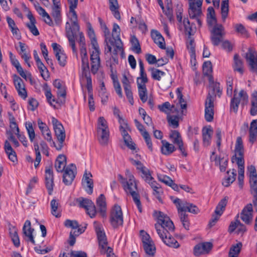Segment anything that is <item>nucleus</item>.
<instances>
[{
    "label": "nucleus",
    "instance_id": "obj_1",
    "mask_svg": "<svg viewBox=\"0 0 257 257\" xmlns=\"http://www.w3.org/2000/svg\"><path fill=\"white\" fill-rule=\"evenodd\" d=\"M155 215L157 217L158 223L155 227L160 237L168 246L177 248L179 247L177 241L170 234L173 232L175 226L170 218L161 211H155Z\"/></svg>",
    "mask_w": 257,
    "mask_h": 257
},
{
    "label": "nucleus",
    "instance_id": "obj_2",
    "mask_svg": "<svg viewBox=\"0 0 257 257\" xmlns=\"http://www.w3.org/2000/svg\"><path fill=\"white\" fill-rule=\"evenodd\" d=\"M120 29L119 26L114 23L112 31V37L108 36L106 43L107 50L105 49L104 53H112V58L115 62H117V55L119 52L123 53V43L120 38Z\"/></svg>",
    "mask_w": 257,
    "mask_h": 257
},
{
    "label": "nucleus",
    "instance_id": "obj_3",
    "mask_svg": "<svg viewBox=\"0 0 257 257\" xmlns=\"http://www.w3.org/2000/svg\"><path fill=\"white\" fill-rule=\"evenodd\" d=\"M172 201L177 208L179 218L183 227L186 230H189L190 222L188 215L185 212L188 211L196 214L199 212V208L195 205L188 202L186 201H182L178 198L172 200Z\"/></svg>",
    "mask_w": 257,
    "mask_h": 257
},
{
    "label": "nucleus",
    "instance_id": "obj_4",
    "mask_svg": "<svg viewBox=\"0 0 257 257\" xmlns=\"http://www.w3.org/2000/svg\"><path fill=\"white\" fill-rule=\"evenodd\" d=\"M75 8H69V13L71 14L70 18L72 22L70 25L69 22H66L65 25L66 35L69 40L70 46L71 47L73 53H76L75 38L76 37L77 33L79 31V26L78 24V17Z\"/></svg>",
    "mask_w": 257,
    "mask_h": 257
},
{
    "label": "nucleus",
    "instance_id": "obj_5",
    "mask_svg": "<svg viewBox=\"0 0 257 257\" xmlns=\"http://www.w3.org/2000/svg\"><path fill=\"white\" fill-rule=\"evenodd\" d=\"M125 175L128 180L122 186L123 189L127 194H130L133 197L134 202L136 204L139 211L142 212V205L140 201V197L138 193V188L136 180L134 176L128 170L125 171Z\"/></svg>",
    "mask_w": 257,
    "mask_h": 257
},
{
    "label": "nucleus",
    "instance_id": "obj_6",
    "mask_svg": "<svg viewBox=\"0 0 257 257\" xmlns=\"http://www.w3.org/2000/svg\"><path fill=\"white\" fill-rule=\"evenodd\" d=\"M95 230L97 234L100 253L106 254V257H116L113 252V249L107 246L108 242L105 233L102 226L96 221L94 222Z\"/></svg>",
    "mask_w": 257,
    "mask_h": 257
},
{
    "label": "nucleus",
    "instance_id": "obj_7",
    "mask_svg": "<svg viewBox=\"0 0 257 257\" xmlns=\"http://www.w3.org/2000/svg\"><path fill=\"white\" fill-rule=\"evenodd\" d=\"M97 132L99 136L100 144L102 145H107L109 137V131L107 122L103 116L98 118Z\"/></svg>",
    "mask_w": 257,
    "mask_h": 257
},
{
    "label": "nucleus",
    "instance_id": "obj_8",
    "mask_svg": "<svg viewBox=\"0 0 257 257\" xmlns=\"http://www.w3.org/2000/svg\"><path fill=\"white\" fill-rule=\"evenodd\" d=\"M248 96L245 91L241 90L238 95L236 94V90L234 91L233 97L231 99L230 102V109L236 113L238 110V106L240 103L244 105L246 104L248 102Z\"/></svg>",
    "mask_w": 257,
    "mask_h": 257
},
{
    "label": "nucleus",
    "instance_id": "obj_9",
    "mask_svg": "<svg viewBox=\"0 0 257 257\" xmlns=\"http://www.w3.org/2000/svg\"><path fill=\"white\" fill-rule=\"evenodd\" d=\"M52 122L55 135L59 141V144L58 146L56 145L55 148L57 150L60 151L63 147V143L66 137L65 130L62 124L55 117H52Z\"/></svg>",
    "mask_w": 257,
    "mask_h": 257
},
{
    "label": "nucleus",
    "instance_id": "obj_10",
    "mask_svg": "<svg viewBox=\"0 0 257 257\" xmlns=\"http://www.w3.org/2000/svg\"><path fill=\"white\" fill-rule=\"evenodd\" d=\"M110 222L113 228L122 226L123 222V214L120 206L117 204L114 205L110 214Z\"/></svg>",
    "mask_w": 257,
    "mask_h": 257
},
{
    "label": "nucleus",
    "instance_id": "obj_11",
    "mask_svg": "<svg viewBox=\"0 0 257 257\" xmlns=\"http://www.w3.org/2000/svg\"><path fill=\"white\" fill-rule=\"evenodd\" d=\"M228 199V197L225 196L218 203L214 211V213L212 215V217L209 222V225L210 227L215 224L220 216L222 214L226 206Z\"/></svg>",
    "mask_w": 257,
    "mask_h": 257
},
{
    "label": "nucleus",
    "instance_id": "obj_12",
    "mask_svg": "<svg viewBox=\"0 0 257 257\" xmlns=\"http://www.w3.org/2000/svg\"><path fill=\"white\" fill-rule=\"evenodd\" d=\"M78 203L80 207L84 208L88 215L91 217L93 218L96 213L95 206L93 202L90 199L79 197L76 200Z\"/></svg>",
    "mask_w": 257,
    "mask_h": 257
},
{
    "label": "nucleus",
    "instance_id": "obj_13",
    "mask_svg": "<svg viewBox=\"0 0 257 257\" xmlns=\"http://www.w3.org/2000/svg\"><path fill=\"white\" fill-rule=\"evenodd\" d=\"M235 154L234 157L236 160L238 167H244V160L243 158L244 150L243 143L241 137L237 138L235 147Z\"/></svg>",
    "mask_w": 257,
    "mask_h": 257
},
{
    "label": "nucleus",
    "instance_id": "obj_14",
    "mask_svg": "<svg viewBox=\"0 0 257 257\" xmlns=\"http://www.w3.org/2000/svg\"><path fill=\"white\" fill-rule=\"evenodd\" d=\"M169 137L172 142L174 144L178 146V149L180 150L182 155L186 157L187 153L186 152L185 148L184 146L183 140L179 132L176 130H172L170 133Z\"/></svg>",
    "mask_w": 257,
    "mask_h": 257
},
{
    "label": "nucleus",
    "instance_id": "obj_15",
    "mask_svg": "<svg viewBox=\"0 0 257 257\" xmlns=\"http://www.w3.org/2000/svg\"><path fill=\"white\" fill-rule=\"evenodd\" d=\"M223 27L221 25L214 26L211 33V40L214 46H218L222 41Z\"/></svg>",
    "mask_w": 257,
    "mask_h": 257
},
{
    "label": "nucleus",
    "instance_id": "obj_16",
    "mask_svg": "<svg viewBox=\"0 0 257 257\" xmlns=\"http://www.w3.org/2000/svg\"><path fill=\"white\" fill-rule=\"evenodd\" d=\"M93 49L94 50L90 55L91 72L92 74H95L100 66V51L99 48Z\"/></svg>",
    "mask_w": 257,
    "mask_h": 257
},
{
    "label": "nucleus",
    "instance_id": "obj_17",
    "mask_svg": "<svg viewBox=\"0 0 257 257\" xmlns=\"http://www.w3.org/2000/svg\"><path fill=\"white\" fill-rule=\"evenodd\" d=\"M76 170V167L73 164H70L66 168L63 176V182L65 185L71 184L75 177L74 171Z\"/></svg>",
    "mask_w": 257,
    "mask_h": 257
},
{
    "label": "nucleus",
    "instance_id": "obj_18",
    "mask_svg": "<svg viewBox=\"0 0 257 257\" xmlns=\"http://www.w3.org/2000/svg\"><path fill=\"white\" fill-rule=\"evenodd\" d=\"M13 80L19 95L23 99H25L27 97V92L23 80L16 74L13 75Z\"/></svg>",
    "mask_w": 257,
    "mask_h": 257
},
{
    "label": "nucleus",
    "instance_id": "obj_19",
    "mask_svg": "<svg viewBox=\"0 0 257 257\" xmlns=\"http://www.w3.org/2000/svg\"><path fill=\"white\" fill-rule=\"evenodd\" d=\"M54 86L58 90L57 97L60 99V104H64L66 96V87L59 79H55L53 82Z\"/></svg>",
    "mask_w": 257,
    "mask_h": 257
},
{
    "label": "nucleus",
    "instance_id": "obj_20",
    "mask_svg": "<svg viewBox=\"0 0 257 257\" xmlns=\"http://www.w3.org/2000/svg\"><path fill=\"white\" fill-rule=\"evenodd\" d=\"M45 184L48 194L51 195L53 190L54 175L52 167H47L45 170Z\"/></svg>",
    "mask_w": 257,
    "mask_h": 257
},
{
    "label": "nucleus",
    "instance_id": "obj_21",
    "mask_svg": "<svg viewBox=\"0 0 257 257\" xmlns=\"http://www.w3.org/2000/svg\"><path fill=\"white\" fill-rule=\"evenodd\" d=\"M34 229L31 227V223L30 220H27L23 227V233L27 238L25 240L27 241L31 242L33 244L35 245V241L33 235Z\"/></svg>",
    "mask_w": 257,
    "mask_h": 257
},
{
    "label": "nucleus",
    "instance_id": "obj_22",
    "mask_svg": "<svg viewBox=\"0 0 257 257\" xmlns=\"http://www.w3.org/2000/svg\"><path fill=\"white\" fill-rule=\"evenodd\" d=\"M252 212V205L250 203L247 204L242 210L240 217L245 223L249 224L251 222L253 217Z\"/></svg>",
    "mask_w": 257,
    "mask_h": 257
},
{
    "label": "nucleus",
    "instance_id": "obj_23",
    "mask_svg": "<svg viewBox=\"0 0 257 257\" xmlns=\"http://www.w3.org/2000/svg\"><path fill=\"white\" fill-rule=\"evenodd\" d=\"M212 247V244L209 242H205L198 244L194 247V254L198 256L202 254L208 253V252L211 249Z\"/></svg>",
    "mask_w": 257,
    "mask_h": 257
},
{
    "label": "nucleus",
    "instance_id": "obj_24",
    "mask_svg": "<svg viewBox=\"0 0 257 257\" xmlns=\"http://www.w3.org/2000/svg\"><path fill=\"white\" fill-rule=\"evenodd\" d=\"M119 130L123 137L125 145L131 150H136V144L133 142L131 136L123 126H119Z\"/></svg>",
    "mask_w": 257,
    "mask_h": 257
},
{
    "label": "nucleus",
    "instance_id": "obj_25",
    "mask_svg": "<svg viewBox=\"0 0 257 257\" xmlns=\"http://www.w3.org/2000/svg\"><path fill=\"white\" fill-rule=\"evenodd\" d=\"M151 37L155 43L162 49H166L164 38L160 32L157 30H152L151 31Z\"/></svg>",
    "mask_w": 257,
    "mask_h": 257
},
{
    "label": "nucleus",
    "instance_id": "obj_26",
    "mask_svg": "<svg viewBox=\"0 0 257 257\" xmlns=\"http://www.w3.org/2000/svg\"><path fill=\"white\" fill-rule=\"evenodd\" d=\"M188 14L190 18L191 19H195L199 27L202 26V21L201 17L202 15L201 7L192 9H188Z\"/></svg>",
    "mask_w": 257,
    "mask_h": 257
},
{
    "label": "nucleus",
    "instance_id": "obj_27",
    "mask_svg": "<svg viewBox=\"0 0 257 257\" xmlns=\"http://www.w3.org/2000/svg\"><path fill=\"white\" fill-rule=\"evenodd\" d=\"M27 17L30 20V22L29 23L27 24L26 26L30 30V32L34 35V36H38L39 35V32L35 24L36 23V21L35 18L34 17L32 13L30 11L28 10V13L27 14Z\"/></svg>",
    "mask_w": 257,
    "mask_h": 257
},
{
    "label": "nucleus",
    "instance_id": "obj_28",
    "mask_svg": "<svg viewBox=\"0 0 257 257\" xmlns=\"http://www.w3.org/2000/svg\"><path fill=\"white\" fill-rule=\"evenodd\" d=\"M97 206L98 207V212L100 215L104 217L106 216V203L105 197L103 194H100L96 200Z\"/></svg>",
    "mask_w": 257,
    "mask_h": 257
},
{
    "label": "nucleus",
    "instance_id": "obj_29",
    "mask_svg": "<svg viewBox=\"0 0 257 257\" xmlns=\"http://www.w3.org/2000/svg\"><path fill=\"white\" fill-rule=\"evenodd\" d=\"M213 130L209 127H204L202 130L203 144L205 147H208L211 143V136Z\"/></svg>",
    "mask_w": 257,
    "mask_h": 257
},
{
    "label": "nucleus",
    "instance_id": "obj_30",
    "mask_svg": "<svg viewBox=\"0 0 257 257\" xmlns=\"http://www.w3.org/2000/svg\"><path fill=\"white\" fill-rule=\"evenodd\" d=\"M158 108L161 111L168 115L170 114L171 112L178 111L177 107L174 104L171 105L168 101L165 102L161 105H159Z\"/></svg>",
    "mask_w": 257,
    "mask_h": 257
},
{
    "label": "nucleus",
    "instance_id": "obj_31",
    "mask_svg": "<svg viewBox=\"0 0 257 257\" xmlns=\"http://www.w3.org/2000/svg\"><path fill=\"white\" fill-rule=\"evenodd\" d=\"M66 165V157L64 155H59L55 164V167L57 172H62Z\"/></svg>",
    "mask_w": 257,
    "mask_h": 257
},
{
    "label": "nucleus",
    "instance_id": "obj_32",
    "mask_svg": "<svg viewBox=\"0 0 257 257\" xmlns=\"http://www.w3.org/2000/svg\"><path fill=\"white\" fill-rule=\"evenodd\" d=\"M162 143L163 145L161 147V152L163 154L168 156L171 155L176 150L175 146L166 141L162 140Z\"/></svg>",
    "mask_w": 257,
    "mask_h": 257
},
{
    "label": "nucleus",
    "instance_id": "obj_33",
    "mask_svg": "<svg viewBox=\"0 0 257 257\" xmlns=\"http://www.w3.org/2000/svg\"><path fill=\"white\" fill-rule=\"evenodd\" d=\"M249 133V142L253 144L257 136V119H254L251 122Z\"/></svg>",
    "mask_w": 257,
    "mask_h": 257
},
{
    "label": "nucleus",
    "instance_id": "obj_34",
    "mask_svg": "<svg viewBox=\"0 0 257 257\" xmlns=\"http://www.w3.org/2000/svg\"><path fill=\"white\" fill-rule=\"evenodd\" d=\"M138 87L139 89V95L141 101L145 103L147 101L148 96L147 94V89L146 85L145 84L139 83V82H137Z\"/></svg>",
    "mask_w": 257,
    "mask_h": 257
},
{
    "label": "nucleus",
    "instance_id": "obj_35",
    "mask_svg": "<svg viewBox=\"0 0 257 257\" xmlns=\"http://www.w3.org/2000/svg\"><path fill=\"white\" fill-rule=\"evenodd\" d=\"M230 170L227 172V176L222 182V185L226 187L230 186L235 181L236 176V170L234 169H232L231 174H230Z\"/></svg>",
    "mask_w": 257,
    "mask_h": 257
},
{
    "label": "nucleus",
    "instance_id": "obj_36",
    "mask_svg": "<svg viewBox=\"0 0 257 257\" xmlns=\"http://www.w3.org/2000/svg\"><path fill=\"white\" fill-rule=\"evenodd\" d=\"M187 48L190 53L191 62H192L193 59L195 61V44L194 39H192L190 36L188 37Z\"/></svg>",
    "mask_w": 257,
    "mask_h": 257
},
{
    "label": "nucleus",
    "instance_id": "obj_37",
    "mask_svg": "<svg viewBox=\"0 0 257 257\" xmlns=\"http://www.w3.org/2000/svg\"><path fill=\"white\" fill-rule=\"evenodd\" d=\"M233 67L234 71H237L241 74H243V62L237 54H235L234 56V65Z\"/></svg>",
    "mask_w": 257,
    "mask_h": 257
},
{
    "label": "nucleus",
    "instance_id": "obj_38",
    "mask_svg": "<svg viewBox=\"0 0 257 257\" xmlns=\"http://www.w3.org/2000/svg\"><path fill=\"white\" fill-rule=\"evenodd\" d=\"M214 161L215 162L216 166H219V169L221 172H225L228 165V159H224V158H221L220 157L215 156Z\"/></svg>",
    "mask_w": 257,
    "mask_h": 257
},
{
    "label": "nucleus",
    "instance_id": "obj_39",
    "mask_svg": "<svg viewBox=\"0 0 257 257\" xmlns=\"http://www.w3.org/2000/svg\"><path fill=\"white\" fill-rule=\"evenodd\" d=\"M45 90V95L46 97L48 102L54 108H55V105H53V102L56 103H60V99L56 100L54 98H53V95L51 93V90L49 88L47 84H46V87L44 88Z\"/></svg>",
    "mask_w": 257,
    "mask_h": 257
},
{
    "label": "nucleus",
    "instance_id": "obj_40",
    "mask_svg": "<svg viewBox=\"0 0 257 257\" xmlns=\"http://www.w3.org/2000/svg\"><path fill=\"white\" fill-rule=\"evenodd\" d=\"M209 90L211 92V95L216 96L215 91L217 92L218 97H220L222 93V89L220 87V84L218 82L212 83L209 84Z\"/></svg>",
    "mask_w": 257,
    "mask_h": 257
},
{
    "label": "nucleus",
    "instance_id": "obj_41",
    "mask_svg": "<svg viewBox=\"0 0 257 257\" xmlns=\"http://www.w3.org/2000/svg\"><path fill=\"white\" fill-rule=\"evenodd\" d=\"M242 243L239 242L236 244H233L230 248L229 257H238L242 247Z\"/></svg>",
    "mask_w": 257,
    "mask_h": 257
},
{
    "label": "nucleus",
    "instance_id": "obj_42",
    "mask_svg": "<svg viewBox=\"0 0 257 257\" xmlns=\"http://www.w3.org/2000/svg\"><path fill=\"white\" fill-rule=\"evenodd\" d=\"M10 235L14 245L19 247L20 242L16 228L13 227L12 228H10Z\"/></svg>",
    "mask_w": 257,
    "mask_h": 257
},
{
    "label": "nucleus",
    "instance_id": "obj_43",
    "mask_svg": "<svg viewBox=\"0 0 257 257\" xmlns=\"http://www.w3.org/2000/svg\"><path fill=\"white\" fill-rule=\"evenodd\" d=\"M7 21L13 34L17 36H20V31L16 26L15 21L9 16L7 17Z\"/></svg>",
    "mask_w": 257,
    "mask_h": 257
},
{
    "label": "nucleus",
    "instance_id": "obj_44",
    "mask_svg": "<svg viewBox=\"0 0 257 257\" xmlns=\"http://www.w3.org/2000/svg\"><path fill=\"white\" fill-rule=\"evenodd\" d=\"M50 205L51 208V213L52 215L57 218L60 217L61 216V213L58 210V206L59 205L58 200L53 199L51 201Z\"/></svg>",
    "mask_w": 257,
    "mask_h": 257
},
{
    "label": "nucleus",
    "instance_id": "obj_45",
    "mask_svg": "<svg viewBox=\"0 0 257 257\" xmlns=\"http://www.w3.org/2000/svg\"><path fill=\"white\" fill-rule=\"evenodd\" d=\"M148 71L151 73V76L154 80L160 81L161 76L164 75L165 72L154 67H150L148 69Z\"/></svg>",
    "mask_w": 257,
    "mask_h": 257
},
{
    "label": "nucleus",
    "instance_id": "obj_46",
    "mask_svg": "<svg viewBox=\"0 0 257 257\" xmlns=\"http://www.w3.org/2000/svg\"><path fill=\"white\" fill-rule=\"evenodd\" d=\"M229 11L228 1L224 0L222 2L221 5V18L224 22L228 16Z\"/></svg>",
    "mask_w": 257,
    "mask_h": 257
},
{
    "label": "nucleus",
    "instance_id": "obj_47",
    "mask_svg": "<svg viewBox=\"0 0 257 257\" xmlns=\"http://www.w3.org/2000/svg\"><path fill=\"white\" fill-rule=\"evenodd\" d=\"M82 75L84 76H90L89 66L87 57H82Z\"/></svg>",
    "mask_w": 257,
    "mask_h": 257
},
{
    "label": "nucleus",
    "instance_id": "obj_48",
    "mask_svg": "<svg viewBox=\"0 0 257 257\" xmlns=\"http://www.w3.org/2000/svg\"><path fill=\"white\" fill-rule=\"evenodd\" d=\"M131 42L132 45V51L135 52L137 54H140L142 52L141 46L138 39L136 36H134L131 38Z\"/></svg>",
    "mask_w": 257,
    "mask_h": 257
},
{
    "label": "nucleus",
    "instance_id": "obj_49",
    "mask_svg": "<svg viewBox=\"0 0 257 257\" xmlns=\"http://www.w3.org/2000/svg\"><path fill=\"white\" fill-rule=\"evenodd\" d=\"M52 16L54 19L55 22L57 25H59L61 21V8H52Z\"/></svg>",
    "mask_w": 257,
    "mask_h": 257
},
{
    "label": "nucleus",
    "instance_id": "obj_50",
    "mask_svg": "<svg viewBox=\"0 0 257 257\" xmlns=\"http://www.w3.org/2000/svg\"><path fill=\"white\" fill-rule=\"evenodd\" d=\"M182 88H178L176 90V94L180 107L181 109H184L187 108V102L183 98V95L182 93Z\"/></svg>",
    "mask_w": 257,
    "mask_h": 257
},
{
    "label": "nucleus",
    "instance_id": "obj_51",
    "mask_svg": "<svg viewBox=\"0 0 257 257\" xmlns=\"http://www.w3.org/2000/svg\"><path fill=\"white\" fill-rule=\"evenodd\" d=\"M215 98V96L211 95V92L209 91L205 102V108L214 109Z\"/></svg>",
    "mask_w": 257,
    "mask_h": 257
},
{
    "label": "nucleus",
    "instance_id": "obj_52",
    "mask_svg": "<svg viewBox=\"0 0 257 257\" xmlns=\"http://www.w3.org/2000/svg\"><path fill=\"white\" fill-rule=\"evenodd\" d=\"M145 252L148 255L153 256L156 252V247L154 242L144 244L143 245Z\"/></svg>",
    "mask_w": 257,
    "mask_h": 257
},
{
    "label": "nucleus",
    "instance_id": "obj_53",
    "mask_svg": "<svg viewBox=\"0 0 257 257\" xmlns=\"http://www.w3.org/2000/svg\"><path fill=\"white\" fill-rule=\"evenodd\" d=\"M236 32L245 38H248L249 35L245 28L241 24H236L234 25Z\"/></svg>",
    "mask_w": 257,
    "mask_h": 257
},
{
    "label": "nucleus",
    "instance_id": "obj_54",
    "mask_svg": "<svg viewBox=\"0 0 257 257\" xmlns=\"http://www.w3.org/2000/svg\"><path fill=\"white\" fill-rule=\"evenodd\" d=\"M34 150L36 154V159L34 163L35 167L37 168L41 161V155L39 151V146L38 143H35L34 144Z\"/></svg>",
    "mask_w": 257,
    "mask_h": 257
},
{
    "label": "nucleus",
    "instance_id": "obj_55",
    "mask_svg": "<svg viewBox=\"0 0 257 257\" xmlns=\"http://www.w3.org/2000/svg\"><path fill=\"white\" fill-rule=\"evenodd\" d=\"M88 35L91 39V43L93 48H99L98 45L95 38V34L93 29L90 26L88 30Z\"/></svg>",
    "mask_w": 257,
    "mask_h": 257
},
{
    "label": "nucleus",
    "instance_id": "obj_56",
    "mask_svg": "<svg viewBox=\"0 0 257 257\" xmlns=\"http://www.w3.org/2000/svg\"><path fill=\"white\" fill-rule=\"evenodd\" d=\"M26 127L29 135L30 140L31 142H33L35 138V133L32 122H26Z\"/></svg>",
    "mask_w": 257,
    "mask_h": 257
},
{
    "label": "nucleus",
    "instance_id": "obj_57",
    "mask_svg": "<svg viewBox=\"0 0 257 257\" xmlns=\"http://www.w3.org/2000/svg\"><path fill=\"white\" fill-rule=\"evenodd\" d=\"M203 73L205 76H209L212 72V63L210 61L204 62L203 66Z\"/></svg>",
    "mask_w": 257,
    "mask_h": 257
},
{
    "label": "nucleus",
    "instance_id": "obj_58",
    "mask_svg": "<svg viewBox=\"0 0 257 257\" xmlns=\"http://www.w3.org/2000/svg\"><path fill=\"white\" fill-rule=\"evenodd\" d=\"M141 172L142 173L141 177L145 182H149V181L153 180V177L152 176L150 170L146 167L142 169Z\"/></svg>",
    "mask_w": 257,
    "mask_h": 257
},
{
    "label": "nucleus",
    "instance_id": "obj_59",
    "mask_svg": "<svg viewBox=\"0 0 257 257\" xmlns=\"http://www.w3.org/2000/svg\"><path fill=\"white\" fill-rule=\"evenodd\" d=\"M183 25L185 28V33L189 36L192 35V26L193 24H190L188 18H184L183 20Z\"/></svg>",
    "mask_w": 257,
    "mask_h": 257
},
{
    "label": "nucleus",
    "instance_id": "obj_60",
    "mask_svg": "<svg viewBox=\"0 0 257 257\" xmlns=\"http://www.w3.org/2000/svg\"><path fill=\"white\" fill-rule=\"evenodd\" d=\"M142 136L145 141L148 149L150 151L152 152L153 150V145L149 134L147 131H144L143 133H142Z\"/></svg>",
    "mask_w": 257,
    "mask_h": 257
},
{
    "label": "nucleus",
    "instance_id": "obj_61",
    "mask_svg": "<svg viewBox=\"0 0 257 257\" xmlns=\"http://www.w3.org/2000/svg\"><path fill=\"white\" fill-rule=\"evenodd\" d=\"M42 134L44 139L50 143L51 147H56V144L52 140L51 133L49 128L45 130L44 132H42Z\"/></svg>",
    "mask_w": 257,
    "mask_h": 257
},
{
    "label": "nucleus",
    "instance_id": "obj_62",
    "mask_svg": "<svg viewBox=\"0 0 257 257\" xmlns=\"http://www.w3.org/2000/svg\"><path fill=\"white\" fill-rule=\"evenodd\" d=\"M98 21L101 26V28L103 30V32L104 33V36L105 37V42L107 43V40L108 39V36H109L110 35V31L108 28L107 27L105 23L100 18H98Z\"/></svg>",
    "mask_w": 257,
    "mask_h": 257
},
{
    "label": "nucleus",
    "instance_id": "obj_63",
    "mask_svg": "<svg viewBox=\"0 0 257 257\" xmlns=\"http://www.w3.org/2000/svg\"><path fill=\"white\" fill-rule=\"evenodd\" d=\"M140 234L142 236V240L143 244H147V243H153V241L151 238V237L150 235L147 233L146 232H145L144 230H141L140 231Z\"/></svg>",
    "mask_w": 257,
    "mask_h": 257
},
{
    "label": "nucleus",
    "instance_id": "obj_64",
    "mask_svg": "<svg viewBox=\"0 0 257 257\" xmlns=\"http://www.w3.org/2000/svg\"><path fill=\"white\" fill-rule=\"evenodd\" d=\"M249 184L251 193L257 191V176L249 177Z\"/></svg>",
    "mask_w": 257,
    "mask_h": 257
}]
</instances>
